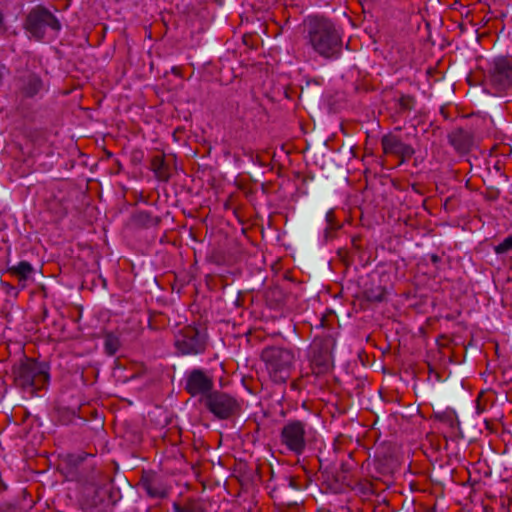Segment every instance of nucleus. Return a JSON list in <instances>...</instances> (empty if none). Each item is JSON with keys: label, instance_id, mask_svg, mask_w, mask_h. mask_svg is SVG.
Masks as SVG:
<instances>
[{"label": "nucleus", "instance_id": "obj_3", "mask_svg": "<svg viewBox=\"0 0 512 512\" xmlns=\"http://www.w3.org/2000/svg\"><path fill=\"white\" fill-rule=\"evenodd\" d=\"M13 372L16 384L31 394L48 387L49 367L44 362L27 358L15 366Z\"/></svg>", "mask_w": 512, "mask_h": 512}, {"label": "nucleus", "instance_id": "obj_28", "mask_svg": "<svg viewBox=\"0 0 512 512\" xmlns=\"http://www.w3.org/2000/svg\"><path fill=\"white\" fill-rule=\"evenodd\" d=\"M383 297H384V294L383 292H381L379 295H376V296H369V299L373 300V301H382L383 300Z\"/></svg>", "mask_w": 512, "mask_h": 512}, {"label": "nucleus", "instance_id": "obj_9", "mask_svg": "<svg viewBox=\"0 0 512 512\" xmlns=\"http://www.w3.org/2000/svg\"><path fill=\"white\" fill-rule=\"evenodd\" d=\"M184 380V390L192 397L200 396L202 403L214 391V378L207 370L194 368L186 372Z\"/></svg>", "mask_w": 512, "mask_h": 512}, {"label": "nucleus", "instance_id": "obj_7", "mask_svg": "<svg viewBox=\"0 0 512 512\" xmlns=\"http://www.w3.org/2000/svg\"><path fill=\"white\" fill-rule=\"evenodd\" d=\"M206 346V333L194 326H185L175 335V348L180 355L202 354Z\"/></svg>", "mask_w": 512, "mask_h": 512}, {"label": "nucleus", "instance_id": "obj_30", "mask_svg": "<svg viewBox=\"0 0 512 512\" xmlns=\"http://www.w3.org/2000/svg\"><path fill=\"white\" fill-rule=\"evenodd\" d=\"M3 19H4L3 14H2V12L0 11V29H2V28H3Z\"/></svg>", "mask_w": 512, "mask_h": 512}, {"label": "nucleus", "instance_id": "obj_10", "mask_svg": "<svg viewBox=\"0 0 512 512\" xmlns=\"http://www.w3.org/2000/svg\"><path fill=\"white\" fill-rule=\"evenodd\" d=\"M383 156L392 158V166L397 167L410 160L415 151L409 144L404 143L401 138L393 133H388L381 138Z\"/></svg>", "mask_w": 512, "mask_h": 512}, {"label": "nucleus", "instance_id": "obj_12", "mask_svg": "<svg viewBox=\"0 0 512 512\" xmlns=\"http://www.w3.org/2000/svg\"><path fill=\"white\" fill-rule=\"evenodd\" d=\"M490 80L498 91L506 90L512 86V57L495 59Z\"/></svg>", "mask_w": 512, "mask_h": 512}, {"label": "nucleus", "instance_id": "obj_26", "mask_svg": "<svg viewBox=\"0 0 512 512\" xmlns=\"http://www.w3.org/2000/svg\"><path fill=\"white\" fill-rule=\"evenodd\" d=\"M453 201H454V196H451V197H448L445 202H444V207H445V210L446 211H450L453 209Z\"/></svg>", "mask_w": 512, "mask_h": 512}, {"label": "nucleus", "instance_id": "obj_17", "mask_svg": "<svg viewBox=\"0 0 512 512\" xmlns=\"http://www.w3.org/2000/svg\"><path fill=\"white\" fill-rule=\"evenodd\" d=\"M105 352L109 356L115 355L120 348V339L114 333H107L104 337Z\"/></svg>", "mask_w": 512, "mask_h": 512}, {"label": "nucleus", "instance_id": "obj_15", "mask_svg": "<svg viewBox=\"0 0 512 512\" xmlns=\"http://www.w3.org/2000/svg\"><path fill=\"white\" fill-rule=\"evenodd\" d=\"M173 155L157 151L150 159V169L160 181H168L173 170Z\"/></svg>", "mask_w": 512, "mask_h": 512}, {"label": "nucleus", "instance_id": "obj_31", "mask_svg": "<svg viewBox=\"0 0 512 512\" xmlns=\"http://www.w3.org/2000/svg\"><path fill=\"white\" fill-rule=\"evenodd\" d=\"M353 245H354L355 247H357V244H356V240H355V239H353Z\"/></svg>", "mask_w": 512, "mask_h": 512}, {"label": "nucleus", "instance_id": "obj_27", "mask_svg": "<svg viewBox=\"0 0 512 512\" xmlns=\"http://www.w3.org/2000/svg\"><path fill=\"white\" fill-rule=\"evenodd\" d=\"M183 67L182 66H174L172 67L171 71L174 75L178 76V77H182L183 76Z\"/></svg>", "mask_w": 512, "mask_h": 512}, {"label": "nucleus", "instance_id": "obj_14", "mask_svg": "<svg viewBox=\"0 0 512 512\" xmlns=\"http://www.w3.org/2000/svg\"><path fill=\"white\" fill-rule=\"evenodd\" d=\"M447 138L449 144L460 155L468 154L474 144V134L463 128L454 129L448 134Z\"/></svg>", "mask_w": 512, "mask_h": 512}, {"label": "nucleus", "instance_id": "obj_2", "mask_svg": "<svg viewBox=\"0 0 512 512\" xmlns=\"http://www.w3.org/2000/svg\"><path fill=\"white\" fill-rule=\"evenodd\" d=\"M261 358L271 380L277 384L286 383L294 369V350L281 346H269L263 349Z\"/></svg>", "mask_w": 512, "mask_h": 512}, {"label": "nucleus", "instance_id": "obj_22", "mask_svg": "<svg viewBox=\"0 0 512 512\" xmlns=\"http://www.w3.org/2000/svg\"><path fill=\"white\" fill-rule=\"evenodd\" d=\"M175 512H205L203 506L196 502L188 503L185 506H181L178 504L174 505Z\"/></svg>", "mask_w": 512, "mask_h": 512}, {"label": "nucleus", "instance_id": "obj_25", "mask_svg": "<svg viewBox=\"0 0 512 512\" xmlns=\"http://www.w3.org/2000/svg\"><path fill=\"white\" fill-rule=\"evenodd\" d=\"M150 194H143V193H140V194H134L135 196V201L136 203L138 202H144V203H148V197H149Z\"/></svg>", "mask_w": 512, "mask_h": 512}, {"label": "nucleus", "instance_id": "obj_24", "mask_svg": "<svg viewBox=\"0 0 512 512\" xmlns=\"http://www.w3.org/2000/svg\"><path fill=\"white\" fill-rule=\"evenodd\" d=\"M326 221H327L330 229H334V228L337 227L336 224L334 223V212H333V210H329L327 212V214H326Z\"/></svg>", "mask_w": 512, "mask_h": 512}, {"label": "nucleus", "instance_id": "obj_1", "mask_svg": "<svg viewBox=\"0 0 512 512\" xmlns=\"http://www.w3.org/2000/svg\"><path fill=\"white\" fill-rule=\"evenodd\" d=\"M305 26L309 44L320 56L331 58L341 51V35L329 19L309 17Z\"/></svg>", "mask_w": 512, "mask_h": 512}, {"label": "nucleus", "instance_id": "obj_19", "mask_svg": "<svg viewBox=\"0 0 512 512\" xmlns=\"http://www.w3.org/2000/svg\"><path fill=\"white\" fill-rule=\"evenodd\" d=\"M416 99L412 95L402 94L398 99V111L399 112H410L414 109Z\"/></svg>", "mask_w": 512, "mask_h": 512}, {"label": "nucleus", "instance_id": "obj_13", "mask_svg": "<svg viewBox=\"0 0 512 512\" xmlns=\"http://www.w3.org/2000/svg\"><path fill=\"white\" fill-rule=\"evenodd\" d=\"M15 81L17 92L23 98L34 97L40 92L43 86L41 78L31 71L21 72L15 78Z\"/></svg>", "mask_w": 512, "mask_h": 512}, {"label": "nucleus", "instance_id": "obj_21", "mask_svg": "<svg viewBox=\"0 0 512 512\" xmlns=\"http://www.w3.org/2000/svg\"><path fill=\"white\" fill-rule=\"evenodd\" d=\"M493 250L497 255L512 251V234L506 237L501 243L494 246Z\"/></svg>", "mask_w": 512, "mask_h": 512}, {"label": "nucleus", "instance_id": "obj_11", "mask_svg": "<svg viewBox=\"0 0 512 512\" xmlns=\"http://www.w3.org/2000/svg\"><path fill=\"white\" fill-rule=\"evenodd\" d=\"M114 503L109 485H91L84 489L81 499L82 508L87 512H104Z\"/></svg>", "mask_w": 512, "mask_h": 512}, {"label": "nucleus", "instance_id": "obj_20", "mask_svg": "<svg viewBox=\"0 0 512 512\" xmlns=\"http://www.w3.org/2000/svg\"><path fill=\"white\" fill-rule=\"evenodd\" d=\"M144 487H145L147 494L152 498L162 499L167 496L166 490L154 482H148L145 484Z\"/></svg>", "mask_w": 512, "mask_h": 512}, {"label": "nucleus", "instance_id": "obj_23", "mask_svg": "<svg viewBox=\"0 0 512 512\" xmlns=\"http://www.w3.org/2000/svg\"><path fill=\"white\" fill-rule=\"evenodd\" d=\"M250 177L249 176H241L237 179L238 187L245 192H254L258 190V183L252 182L249 186H246L247 183H250Z\"/></svg>", "mask_w": 512, "mask_h": 512}, {"label": "nucleus", "instance_id": "obj_16", "mask_svg": "<svg viewBox=\"0 0 512 512\" xmlns=\"http://www.w3.org/2000/svg\"><path fill=\"white\" fill-rule=\"evenodd\" d=\"M33 271V266L27 261H20L17 265L8 268V272L18 278V282L22 288L26 286V281Z\"/></svg>", "mask_w": 512, "mask_h": 512}, {"label": "nucleus", "instance_id": "obj_5", "mask_svg": "<svg viewBox=\"0 0 512 512\" xmlns=\"http://www.w3.org/2000/svg\"><path fill=\"white\" fill-rule=\"evenodd\" d=\"M23 27L34 39L41 41L45 37L46 27L58 32L61 24L45 6L36 5L28 12Z\"/></svg>", "mask_w": 512, "mask_h": 512}, {"label": "nucleus", "instance_id": "obj_4", "mask_svg": "<svg viewBox=\"0 0 512 512\" xmlns=\"http://www.w3.org/2000/svg\"><path fill=\"white\" fill-rule=\"evenodd\" d=\"M311 433L312 427L307 422L291 419L281 427L279 443L290 454L300 456L306 451Z\"/></svg>", "mask_w": 512, "mask_h": 512}, {"label": "nucleus", "instance_id": "obj_18", "mask_svg": "<svg viewBox=\"0 0 512 512\" xmlns=\"http://www.w3.org/2000/svg\"><path fill=\"white\" fill-rule=\"evenodd\" d=\"M135 220L138 224L145 227L156 226L160 222V219L158 217H154L146 211H139L138 213H136Z\"/></svg>", "mask_w": 512, "mask_h": 512}, {"label": "nucleus", "instance_id": "obj_6", "mask_svg": "<svg viewBox=\"0 0 512 512\" xmlns=\"http://www.w3.org/2000/svg\"><path fill=\"white\" fill-rule=\"evenodd\" d=\"M203 405L218 420L231 419L241 411L240 401L235 396L220 390H214L207 395Z\"/></svg>", "mask_w": 512, "mask_h": 512}, {"label": "nucleus", "instance_id": "obj_29", "mask_svg": "<svg viewBox=\"0 0 512 512\" xmlns=\"http://www.w3.org/2000/svg\"><path fill=\"white\" fill-rule=\"evenodd\" d=\"M431 261L436 264L440 261V257L436 254H433L431 255Z\"/></svg>", "mask_w": 512, "mask_h": 512}, {"label": "nucleus", "instance_id": "obj_8", "mask_svg": "<svg viewBox=\"0 0 512 512\" xmlns=\"http://www.w3.org/2000/svg\"><path fill=\"white\" fill-rule=\"evenodd\" d=\"M334 339L330 336L315 337L309 348V358L313 373L324 374L332 366Z\"/></svg>", "mask_w": 512, "mask_h": 512}]
</instances>
